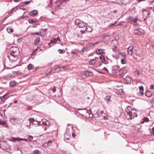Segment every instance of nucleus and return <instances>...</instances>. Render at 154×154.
Segmentation results:
<instances>
[{"mask_svg": "<svg viewBox=\"0 0 154 154\" xmlns=\"http://www.w3.org/2000/svg\"><path fill=\"white\" fill-rule=\"evenodd\" d=\"M33 138V137L32 136L29 135L27 137V139L29 140H31Z\"/></svg>", "mask_w": 154, "mask_h": 154, "instance_id": "09e8293b", "label": "nucleus"}, {"mask_svg": "<svg viewBox=\"0 0 154 154\" xmlns=\"http://www.w3.org/2000/svg\"><path fill=\"white\" fill-rule=\"evenodd\" d=\"M128 20L129 21H131V23L135 26H138L139 25V23L137 22V18H134L133 17L130 16L128 17Z\"/></svg>", "mask_w": 154, "mask_h": 154, "instance_id": "423d86ee", "label": "nucleus"}, {"mask_svg": "<svg viewBox=\"0 0 154 154\" xmlns=\"http://www.w3.org/2000/svg\"><path fill=\"white\" fill-rule=\"evenodd\" d=\"M133 46H129L128 48V53L129 54L131 55L133 54Z\"/></svg>", "mask_w": 154, "mask_h": 154, "instance_id": "9b49d317", "label": "nucleus"}, {"mask_svg": "<svg viewBox=\"0 0 154 154\" xmlns=\"http://www.w3.org/2000/svg\"><path fill=\"white\" fill-rule=\"evenodd\" d=\"M10 53L9 55L8 56V58L10 60H13V59L11 58V57H14L17 56L19 54V52L18 49L16 47L12 46L10 49Z\"/></svg>", "mask_w": 154, "mask_h": 154, "instance_id": "f257e3e1", "label": "nucleus"}, {"mask_svg": "<svg viewBox=\"0 0 154 154\" xmlns=\"http://www.w3.org/2000/svg\"><path fill=\"white\" fill-rule=\"evenodd\" d=\"M95 63V59H92L89 61V64L91 65H94Z\"/></svg>", "mask_w": 154, "mask_h": 154, "instance_id": "cd10ccee", "label": "nucleus"}, {"mask_svg": "<svg viewBox=\"0 0 154 154\" xmlns=\"http://www.w3.org/2000/svg\"><path fill=\"white\" fill-rule=\"evenodd\" d=\"M137 111L135 109H133L128 115L129 116V119H134V117L137 116Z\"/></svg>", "mask_w": 154, "mask_h": 154, "instance_id": "39448f33", "label": "nucleus"}, {"mask_svg": "<svg viewBox=\"0 0 154 154\" xmlns=\"http://www.w3.org/2000/svg\"><path fill=\"white\" fill-rule=\"evenodd\" d=\"M7 31L8 33H10L12 32H13V30L11 28H7Z\"/></svg>", "mask_w": 154, "mask_h": 154, "instance_id": "c9c22d12", "label": "nucleus"}, {"mask_svg": "<svg viewBox=\"0 0 154 154\" xmlns=\"http://www.w3.org/2000/svg\"><path fill=\"white\" fill-rule=\"evenodd\" d=\"M94 45V43H89L87 45L88 46L93 47Z\"/></svg>", "mask_w": 154, "mask_h": 154, "instance_id": "603ef678", "label": "nucleus"}, {"mask_svg": "<svg viewBox=\"0 0 154 154\" xmlns=\"http://www.w3.org/2000/svg\"><path fill=\"white\" fill-rule=\"evenodd\" d=\"M54 73L56 72H58L59 71H60V68H53Z\"/></svg>", "mask_w": 154, "mask_h": 154, "instance_id": "bb28decb", "label": "nucleus"}, {"mask_svg": "<svg viewBox=\"0 0 154 154\" xmlns=\"http://www.w3.org/2000/svg\"><path fill=\"white\" fill-rule=\"evenodd\" d=\"M86 109H77V110H85Z\"/></svg>", "mask_w": 154, "mask_h": 154, "instance_id": "774afa93", "label": "nucleus"}, {"mask_svg": "<svg viewBox=\"0 0 154 154\" xmlns=\"http://www.w3.org/2000/svg\"><path fill=\"white\" fill-rule=\"evenodd\" d=\"M10 86L14 87L16 85V82L14 81H11L10 82Z\"/></svg>", "mask_w": 154, "mask_h": 154, "instance_id": "5701e85b", "label": "nucleus"}, {"mask_svg": "<svg viewBox=\"0 0 154 154\" xmlns=\"http://www.w3.org/2000/svg\"><path fill=\"white\" fill-rule=\"evenodd\" d=\"M30 1H27V2H23V3H24L26 5H27L28 4H29L30 3Z\"/></svg>", "mask_w": 154, "mask_h": 154, "instance_id": "e2e57ef3", "label": "nucleus"}, {"mask_svg": "<svg viewBox=\"0 0 154 154\" xmlns=\"http://www.w3.org/2000/svg\"><path fill=\"white\" fill-rule=\"evenodd\" d=\"M40 42V38L39 37H37L36 38L34 41V44L36 45H38Z\"/></svg>", "mask_w": 154, "mask_h": 154, "instance_id": "4468645a", "label": "nucleus"}, {"mask_svg": "<svg viewBox=\"0 0 154 154\" xmlns=\"http://www.w3.org/2000/svg\"><path fill=\"white\" fill-rule=\"evenodd\" d=\"M85 31H88V32H91L92 31V29L89 26H87L85 28Z\"/></svg>", "mask_w": 154, "mask_h": 154, "instance_id": "b1692460", "label": "nucleus"}, {"mask_svg": "<svg viewBox=\"0 0 154 154\" xmlns=\"http://www.w3.org/2000/svg\"><path fill=\"white\" fill-rule=\"evenodd\" d=\"M66 108L68 110L70 111L74 112V110L75 111V109H73L72 107H67Z\"/></svg>", "mask_w": 154, "mask_h": 154, "instance_id": "c756f323", "label": "nucleus"}, {"mask_svg": "<svg viewBox=\"0 0 154 154\" xmlns=\"http://www.w3.org/2000/svg\"><path fill=\"white\" fill-rule=\"evenodd\" d=\"M10 141H11L15 142L16 141H20L22 140H24L26 142L27 141V140L26 139L20 138H15L13 137L11 139Z\"/></svg>", "mask_w": 154, "mask_h": 154, "instance_id": "0eeeda50", "label": "nucleus"}, {"mask_svg": "<svg viewBox=\"0 0 154 154\" xmlns=\"http://www.w3.org/2000/svg\"><path fill=\"white\" fill-rule=\"evenodd\" d=\"M139 89L140 91H144V88L142 86H141L139 87Z\"/></svg>", "mask_w": 154, "mask_h": 154, "instance_id": "864d4df0", "label": "nucleus"}, {"mask_svg": "<svg viewBox=\"0 0 154 154\" xmlns=\"http://www.w3.org/2000/svg\"><path fill=\"white\" fill-rule=\"evenodd\" d=\"M32 64H29L28 65L27 67H33Z\"/></svg>", "mask_w": 154, "mask_h": 154, "instance_id": "680f3d73", "label": "nucleus"}, {"mask_svg": "<svg viewBox=\"0 0 154 154\" xmlns=\"http://www.w3.org/2000/svg\"><path fill=\"white\" fill-rule=\"evenodd\" d=\"M88 47H84L82 48V49L81 51L80 52V54H84V51H87L88 49Z\"/></svg>", "mask_w": 154, "mask_h": 154, "instance_id": "f3484780", "label": "nucleus"}, {"mask_svg": "<svg viewBox=\"0 0 154 154\" xmlns=\"http://www.w3.org/2000/svg\"><path fill=\"white\" fill-rule=\"evenodd\" d=\"M111 97L109 95L107 96L105 98V100H107L108 102H109L110 100Z\"/></svg>", "mask_w": 154, "mask_h": 154, "instance_id": "2f4dec72", "label": "nucleus"}, {"mask_svg": "<svg viewBox=\"0 0 154 154\" xmlns=\"http://www.w3.org/2000/svg\"><path fill=\"white\" fill-rule=\"evenodd\" d=\"M145 95L147 97H150L152 95V93L150 91H146L145 93Z\"/></svg>", "mask_w": 154, "mask_h": 154, "instance_id": "412c9836", "label": "nucleus"}, {"mask_svg": "<svg viewBox=\"0 0 154 154\" xmlns=\"http://www.w3.org/2000/svg\"><path fill=\"white\" fill-rule=\"evenodd\" d=\"M121 63L122 64L126 63V58L125 57V55H124L123 58L121 60Z\"/></svg>", "mask_w": 154, "mask_h": 154, "instance_id": "393cba45", "label": "nucleus"}, {"mask_svg": "<svg viewBox=\"0 0 154 154\" xmlns=\"http://www.w3.org/2000/svg\"><path fill=\"white\" fill-rule=\"evenodd\" d=\"M60 1L63 2H66L69 1V0H60Z\"/></svg>", "mask_w": 154, "mask_h": 154, "instance_id": "0e129e2a", "label": "nucleus"}, {"mask_svg": "<svg viewBox=\"0 0 154 154\" xmlns=\"http://www.w3.org/2000/svg\"><path fill=\"white\" fill-rule=\"evenodd\" d=\"M100 58L101 60L102 61V62H104V57L102 55H101L100 57Z\"/></svg>", "mask_w": 154, "mask_h": 154, "instance_id": "37998d69", "label": "nucleus"}, {"mask_svg": "<svg viewBox=\"0 0 154 154\" xmlns=\"http://www.w3.org/2000/svg\"><path fill=\"white\" fill-rule=\"evenodd\" d=\"M46 143L48 145H50V144L51 143V140H48L47 141Z\"/></svg>", "mask_w": 154, "mask_h": 154, "instance_id": "bf43d9fd", "label": "nucleus"}, {"mask_svg": "<svg viewBox=\"0 0 154 154\" xmlns=\"http://www.w3.org/2000/svg\"><path fill=\"white\" fill-rule=\"evenodd\" d=\"M31 122V119L28 120H26L24 121V125L27 127H30Z\"/></svg>", "mask_w": 154, "mask_h": 154, "instance_id": "1a4fd4ad", "label": "nucleus"}, {"mask_svg": "<svg viewBox=\"0 0 154 154\" xmlns=\"http://www.w3.org/2000/svg\"><path fill=\"white\" fill-rule=\"evenodd\" d=\"M75 24L78 27L80 28H82L85 26V25H87L86 23H85L82 21H81L79 19H77L75 21Z\"/></svg>", "mask_w": 154, "mask_h": 154, "instance_id": "20e7f679", "label": "nucleus"}, {"mask_svg": "<svg viewBox=\"0 0 154 154\" xmlns=\"http://www.w3.org/2000/svg\"><path fill=\"white\" fill-rule=\"evenodd\" d=\"M12 73L14 74H16L17 75H20L22 74V72L20 71H13Z\"/></svg>", "mask_w": 154, "mask_h": 154, "instance_id": "4be33fe9", "label": "nucleus"}, {"mask_svg": "<svg viewBox=\"0 0 154 154\" xmlns=\"http://www.w3.org/2000/svg\"><path fill=\"white\" fill-rule=\"evenodd\" d=\"M149 119L147 118H145L144 119V121L145 122H148Z\"/></svg>", "mask_w": 154, "mask_h": 154, "instance_id": "6e6d98bb", "label": "nucleus"}, {"mask_svg": "<svg viewBox=\"0 0 154 154\" xmlns=\"http://www.w3.org/2000/svg\"><path fill=\"white\" fill-rule=\"evenodd\" d=\"M57 42L56 38H54L51 41V43H56Z\"/></svg>", "mask_w": 154, "mask_h": 154, "instance_id": "a19ab883", "label": "nucleus"}, {"mask_svg": "<svg viewBox=\"0 0 154 154\" xmlns=\"http://www.w3.org/2000/svg\"><path fill=\"white\" fill-rule=\"evenodd\" d=\"M41 32H36L35 33H34L32 34V35H40V34L41 33Z\"/></svg>", "mask_w": 154, "mask_h": 154, "instance_id": "69168bd1", "label": "nucleus"}, {"mask_svg": "<svg viewBox=\"0 0 154 154\" xmlns=\"http://www.w3.org/2000/svg\"><path fill=\"white\" fill-rule=\"evenodd\" d=\"M116 88H117L116 89L119 92H123L122 86H118L116 87Z\"/></svg>", "mask_w": 154, "mask_h": 154, "instance_id": "aec40b11", "label": "nucleus"}, {"mask_svg": "<svg viewBox=\"0 0 154 154\" xmlns=\"http://www.w3.org/2000/svg\"><path fill=\"white\" fill-rule=\"evenodd\" d=\"M134 34H137V35H140V31L138 30H136L134 31Z\"/></svg>", "mask_w": 154, "mask_h": 154, "instance_id": "c03bdc74", "label": "nucleus"}, {"mask_svg": "<svg viewBox=\"0 0 154 154\" xmlns=\"http://www.w3.org/2000/svg\"><path fill=\"white\" fill-rule=\"evenodd\" d=\"M28 69L29 70H32V69H34L35 70H37V69H36V68H28Z\"/></svg>", "mask_w": 154, "mask_h": 154, "instance_id": "052dcab7", "label": "nucleus"}, {"mask_svg": "<svg viewBox=\"0 0 154 154\" xmlns=\"http://www.w3.org/2000/svg\"><path fill=\"white\" fill-rule=\"evenodd\" d=\"M143 17L144 19V21L147 24L150 22L149 20V18L148 17V16L149 14V12L148 11L143 9L142 10Z\"/></svg>", "mask_w": 154, "mask_h": 154, "instance_id": "f03ea898", "label": "nucleus"}, {"mask_svg": "<svg viewBox=\"0 0 154 154\" xmlns=\"http://www.w3.org/2000/svg\"><path fill=\"white\" fill-rule=\"evenodd\" d=\"M41 152L38 150H35L33 151V154H41Z\"/></svg>", "mask_w": 154, "mask_h": 154, "instance_id": "72a5a7b5", "label": "nucleus"}, {"mask_svg": "<svg viewBox=\"0 0 154 154\" xmlns=\"http://www.w3.org/2000/svg\"><path fill=\"white\" fill-rule=\"evenodd\" d=\"M0 125H4L6 127L8 126L6 122L5 121H2V120H0Z\"/></svg>", "mask_w": 154, "mask_h": 154, "instance_id": "2eb2a0df", "label": "nucleus"}, {"mask_svg": "<svg viewBox=\"0 0 154 154\" xmlns=\"http://www.w3.org/2000/svg\"><path fill=\"white\" fill-rule=\"evenodd\" d=\"M150 135L152 136H154V127H153L152 130L150 131Z\"/></svg>", "mask_w": 154, "mask_h": 154, "instance_id": "ea45409f", "label": "nucleus"}, {"mask_svg": "<svg viewBox=\"0 0 154 154\" xmlns=\"http://www.w3.org/2000/svg\"><path fill=\"white\" fill-rule=\"evenodd\" d=\"M58 51L60 54H63L65 52V51L60 49H59Z\"/></svg>", "mask_w": 154, "mask_h": 154, "instance_id": "a18cd8bd", "label": "nucleus"}, {"mask_svg": "<svg viewBox=\"0 0 154 154\" xmlns=\"http://www.w3.org/2000/svg\"><path fill=\"white\" fill-rule=\"evenodd\" d=\"M37 21V19H29L28 20V22L30 23H33Z\"/></svg>", "mask_w": 154, "mask_h": 154, "instance_id": "dca6fc26", "label": "nucleus"}, {"mask_svg": "<svg viewBox=\"0 0 154 154\" xmlns=\"http://www.w3.org/2000/svg\"><path fill=\"white\" fill-rule=\"evenodd\" d=\"M136 54L140 57H141L142 56V54L140 53V52L139 51H138L136 53Z\"/></svg>", "mask_w": 154, "mask_h": 154, "instance_id": "4c0bfd02", "label": "nucleus"}, {"mask_svg": "<svg viewBox=\"0 0 154 154\" xmlns=\"http://www.w3.org/2000/svg\"><path fill=\"white\" fill-rule=\"evenodd\" d=\"M56 40L57 41H58L59 42H60V40L59 37H58L57 38H56Z\"/></svg>", "mask_w": 154, "mask_h": 154, "instance_id": "338daca9", "label": "nucleus"}, {"mask_svg": "<svg viewBox=\"0 0 154 154\" xmlns=\"http://www.w3.org/2000/svg\"><path fill=\"white\" fill-rule=\"evenodd\" d=\"M96 52L98 54H100L103 53L102 50L100 49H97Z\"/></svg>", "mask_w": 154, "mask_h": 154, "instance_id": "473e14b6", "label": "nucleus"}, {"mask_svg": "<svg viewBox=\"0 0 154 154\" xmlns=\"http://www.w3.org/2000/svg\"><path fill=\"white\" fill-rule=\"evenodd\" d=\"M110 70L111 71V72L114 74H116L117 72L116 70L114 69H113V68H110Z\"/></svg>", "mask_w": 154, "mask_h": 154, "instance_id": "e433bc0d", "label": "nucleus"}, {"mask_svg": "<svg viewBox=\"0 0 154 154\" xmlns=\"http://www.w3.org/2000/svg\"><path fill=\"white\" fill-rule=\"evenodd\" d=\"M75 113L77 114V113H79V114L81 115H83V113H84V112L83 111H82L80 112H78L77 111H75Z\"/></svg>", "mask_w": 154, "mask_h": 154, "instance_id": "58836bf2", "label": "nucleus"}, {"mask_svg": "<svg viewBox=\"0 0 154 154\" xmlns=\"http://www.w3.org/2000/svg\"><path fill=\"white\" fill-rule=\"evenodd\" d=\"M23 16L24 17H28L29 15V13L27 11H26L23 14Z\"/></svg>", "mask_w": 154, "mask_h": 154, "instance_id": "c85d7f7f", "label": "nucleus"}, {"mask_svg": "<svg viewBox=\"0 0 154 154\" xmlns=\"http://www.w3.org/2000/svg\"><path fill=\"white\" fill-rule=\"evenodd\" d=\"M10 121L13 124H15L17 123V120L15 118H11L10 119Z\"/></svg>", "mask_w": 154, "mask_h": 154, "instance_id": "6ab92c4d", "label": "nucleus"}, {"mask_svg": "<svg viewBox=\"0 0 154 154\" xmlns=\"http://www.w3.org/2000/svg\"><path fill=\"white\" fill-rule=\"evenodd\" d=\"M116 22H115L114 23H112V24H110L109 25V27H111V26H113L114 25H115V24L116 23Z\"/></svg>", "mask_w": 154, "mask_h": 154, "instance_id": "13d9d810", "label": "nucleus"}, {"mask_svg": "<svg viewBox=\"0 0 154 154\" xmlns=\"http://www.w3.org/2000/svg\"><path fill=\"white\" fill-rule=\"evenodd\" d=\"M112 43H114L116 44V45H115L114 48H112L113 51L115 52V50L116 49L117 47V44L118 43V42L117 41L115 40L114 41H112Z\"/></svg>", "mask_w": 154, "mask_h": 154, "instance_id": "a211bd4d", "label": "nucleus"}, {"mask_svg": "<svg viewBox=\"0 0 154 154\" xmlns=\"http://www.w3.org/2000/svg\"><path fill=\"white\" fill-rule=\"evenodd\" d=\"M150 89H154V85H151L149 88Z\"/></svg>", "mask_w": 154, "mask_h": 154, "instance_id": "4d7b16f0", "label": "nucleus"}, {"mask_svg": "<svg viewBox=\"0 0 154 154\" xmlns=\"http://www.w3.org/2000/svg\"><path fill=\"white\" fill-rule=\"evenodd\" d=\"M142 74L141 70H137L134 73V75L136 77L141 75Z\"/></svg>", "mask_w": 154, "mask_h": 154, "instance_id": "6e6552de", "label": "nucleus"}, {"mask_svg": "<svg viewBox=\"0 0 154 154\" xmlns=\"http://www.w3.org/2000/svg\"><path fill=\"white\" fill-rule=\"evenodd\" d=\"M91 112L90 111H89V112L88 113H87V114H88L89 116V117H92V114H91Z\"/></svg>", "mask_w": 154, "mask_h": 154, "instance_id": "5fc2aeb1", "label": "nucleus"}, {"mask_svg": "<svg viewBox=\"0 0 154 154\" xmlns=\"http://www.w3.org/2000/svg\"><path fill=\"white\" fill-rule=\"evenodd\" d=\"M37 14V11L36 10H34L32 11L30 13H29V15L32 17H34L35 15H36Z\"/></svg>", "mask_w": 154, "mask_h": 154, "instance_id": "ddd939ff", "label": "nucleus"}, {"mask_svg": "<svg viewBox=\"0 0 154 154\" xmlns=\"http://www.w3.org/2000/svg\"><path fill=\"white\" fill-rule=\"evenodd\" d=\"M133 109L130 106H128L125 109V110L126 112L128 114Z\"/></svg>", "mask_w": 154, "mask_h": 154, "instance_id": "f8f14e48", "label": "nucleus"}, {"mask_svg": "<svg viewBox=\"0 0 154 154\" xmlns=\"http://www.w3.org/2000/svg\"><path fill=\"white\" fill-rule=\"evenodd\" d=\"M127 80L130 81V82H129V83H131V82H132L133 81L132 80V79H131V78L129 77H127Z\"/></svg>", "mask_w": 154, "mask_h": 154, "instance_id": "de8ad7c7", "label": "nucleus"}, {"mask_svg": "<svg viewBox=\"0 0 154 154\" xmlns=\"http://www.w3.org/2000/svg\"><path fill=\"white\" fill-rule=\"evenodd\" d=\"M17 6L13 8L10 11V13H12L15 12L17 10Z\"/></svg>", "mask_w": 154, "mask_h": 154, "instance_id": "a878e982", "label": "nucleus"}, {"mask_svg": "<svg viewBox=\"0 0 154 154\" xmlns=\"http://www.w3.org/2000/svg\"><path fill=\"white\" fill-rule=\"evenodd\" d=\"M52 73H54V71L53 68H52V69H51L49 72L48 73V74L51 75Z\"/></svg>", "mask_w": 154, "mask_h": 154, "instance_id": "3c124183", "label": "nucleus"}, {"mask_svg": "<svg viewBox=\"0 0 154 154\" xmlns=\"http://www.w3.org/2000/svg\"><path fill=\"white\" fill-rule=\"evenodd\" d=\"M41 120L42 121H35L34 119H31V122L32 123V124L39 125V124H41V122L42 124L44 125H46L48 127L49 126V122L48 121L45 120L46 121H44L42 122V119Z\"/></svg>", "mask_w": 154, "mask_h": 154, "instance_id": "7ed1b4c3", "label": "nucleus"}, {"mask_svg": "<svg viewBox=\"0 0 154 154\" xmlns=\"http://www.w3.org/2000/svg\"><path fill=\"white\" fill-rule=\"evenodd\" d=\"M20 9L23 10L24 11H25L26 10L25 8V6L24 5H22L20 6Z\"/></svg>", "mask_w": 154, "mask_h": 154, "instance_id": "49530a36", "label": "nucleus"}, {"mask_svg": "<svg viewBox=\"0 0 154 154\" xmlns=\"http://www.w3.org/2000/svg\"><path fill=\"white\" fill-rule=\"evenodd\" d=\"M102 36L104 39L106 38L107 41L109 40V36H106V35H103Z\"/></svg>", "mask_w": 154, "mask_h": 154, "instance_id": "79ce46f5", "label": "nucleus"}, {"mask_svg": "<svg viewBox=\"0 0 154 154\" xmlns=\"http://www.w3.org/2000/svg\"><path fill=\"white\" fill-rule=\"evenodd\" d=\"M137 94L139 95L142 96L143 94V91H140L138 92Z\"/></svg>", "mask_w": 154, "mask_h": 154, "instance_id": "8fccbe9b", "label": "nucleus"}, {"mask_svg": "<svg viewBox=\"0 0 154 154\" xmlns=\"http://www.w3.org/2000/svg\"><path fill=\"white\" fill-rule=\"evenodd\" d=\"M82 75H84L86 77H88L89 76L93 75V73L91 72H85L82 74Z\"/></svg>", "mask_w": 154, "mask_h": 154, "instance_id": "9d476101", "label": "nucleus"}, {"mask_svg": "<svg viewBox=\"0 0 154 154\" xmlns=\"http://www.w3.org/2000/svg\"><path fill=\"white\" fill-rule=\"evenodd\" d=\"M71 53L75 55H77L78 54V51L76 49H74L71 51Z\"/></svg>", "mask_w": 154, "mask_h": 154, "instance_id": "7c9ffc66", "label": "nucleus"}, {"mask_svg": "<svg viewBox=\"0 0 154 154\" xmlns=\"http://www.w3.org/2000/svg\"><path fill=\"white\" fill-rule=\"evenodd\" d=\"M64 137L67 140H69L70 138V136L68 135L67 134L65 133Z\"/></svg>", "mask_w": 154, "mask_h": 154, "instance_id": "f704fd0d", "label": "nucleus"}]
</instances>
